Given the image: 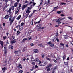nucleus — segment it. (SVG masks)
Segmentation results:
<instances>
[{"mask_svg": "<svg viewBox=\"0 0 73 73\" xmlns=\"http://www.w3.org/2000/svg\"><path fill=\"white\" fill-rule=\"evenodd\" d=\"M22 60L23 61H25V60H26V59L25 58H22Z\"/></svg>", "mask_w": 73, "mask_h": 73, "instance_id": "nucleus-24", "label": "nucleus"}, {"mask_svg": "<svg viewBox=\"0 0 73 73\" xmlns=\"http://www.w3.org/2000/svg\"><path fill=\"white\" fill-rule=\"evenodd\" d=\"M63 36H64V38L65 39H67V38H68V37H69V36L66 35H64Z\"/></svg>", "mask_w": 73, "mask_h": 73, "instance_id": "nucleus-10", "label": "nucleus"}, {"mask_svg": "<svg viewBox=\"0 0 73 73\" xmlns=\"http://www.w3.org/2000/svg\"><path fill=\"white\" fill-rule=\"evenodd\" d=\"M35 68H38V66H37V65H35Z\"/></svg>", "mask_w": 73, "mask_h": 73, "instance_id": "nucleus-50", "label": "nucleus"}, {"mask_svg": "<svg viewBox=\"0 0 73 73\" xmlns=\"http://www.w3.org/2000/svg\"><path fill=\"white\" fill-rule=\"evenodd\" d=\"M6 43L7 44H9V43H8V40H7V42H6Z\"/></svg>", "mask_w": 73, "mask_h": 73, "instance_id": "nucleus-53", "label": "nucleus"}, {"mask_svg": "<svg viewBox=\"0 0 73 73\" xmlns=\"http://www.w3.org/2000/svg\"><path fill=\"white\" fill-rule=\"evenodd\" d=\"M14 53H15V54H18V53H19V51H15L14 52Z\"/></svg>", "mask_w": 73, "mask_h": 73, "instance_id": "nucleus-23", "label": "nucleus"}, {"mask_svg": "<svg viewBox=\"0 0 73 73\" xmlns=\"http://www.w3.org/2000/svg\"><path fill=\"white\" fill-rule=\"evenodd\" d=\"M57 13H58V14H60V13H61V12L60 11H58L57 12Z\"/></svg>", "mask_w": 73, "mask_h": 73, "instance_id": "nucleus-34", "label": "nucleus"}, {"mask_svg": "<svg viewBox=\"0 0 73 73\" xmlns=\"http://www.w3.org/2000/svg\"><path fill=\"white\" fill-rule=\"evenodd\" d=\"M58 6H57L56 7H54V11H55L56 10H57V9H58V8H58Z\"/></svg>", "mask_w": 73, "mask_h": 73, "instance_id": "nucleus-18", "label": "nucleus"}, {"mask_svg": "<svg viewBox=\"0 0 73 73\" xmlns=\"http://www.w3.org/2000/svg\"><path fill=\"white\" fill-rule=\"evenodd\" d=\"M4 48L5 50V49L6 48V46L5 45L4 46Z\"/></svg>", "mask_w": 73, "mask_h": 73, "instance_id": "nucleus-60", "label": "nucleus"}, {"mask_svg": "<svg viewBox=\"0 0 73 73\" xmlns=\"http://www.w3.org/2000/svg\"><path fill=\"white\" fill-rule=\"evenodd\" d=\"M32 3H33V2L31 1L30 2V3H29V4H30V5L31 4H32Z\"/></svg>", "mask_w": 73, "mask_h": 73, "instance_id": "nucleus-63", "label": "nucleus"}, {"mask_svg": "<svg viewBox=\"0 0 73 73\" xmlns=\"http://www.w3.org/2000/svg\"><path fill=\"white\" fill-rule=\"evenodd\" d=\"M27 7V5H25L23 6V7H22V9L23 10L24 8H25Z\"/></svg>", "mask_w": 73, "mask_h": 73, "instance_id": "nucleus-11", "label": "nucleus"}, {"mask_svg": "<svg viewBox=\"0 0 73 73\" xmlns=\"http://www.w3.org/2000/svg\"><path fill=\"white\" fill-rule=\"evenodd\" d=\"M24 23L22 22V23H21V26H23V25H24Z\"/></svg>", "mask_w": 73, "mask_h": 73, "instance_id": "nucleus-43", "label": "nucleus"}, {"mask_svg": "<svg viewBox=\"0 0 73 73\" xmlns=\"http://www.w3.org/2000/svg\"><path fill=\"white\" fill-rule=\"evenodd\" d=\"M31 46H34V44L33 43H31L30 44Z\"/></svg>", "mask_w": 73, "mask_h": 73, "instance_id": "nucleus-41", "label": "nucleus"}, {"mask_svg": "<svg viewBox=\"0 0 73 73\" xmlns=\"http://www.w3.org/2000/svg\"><path fill=\"white\" fill-rule=\"evenodd\" d=\"M34 52H35L36 53H38V51L37 49H35L34 50Z\"/></svg>", "mask_w": 73, "mask_h": 73, "instance_id": "nucleus-7", "label": "nucleus"}, {"mask_svg": "<svg viewBox=\"0 0 73 73\" xmlns=\"http://www.w3.org/2000/svg\"><path fill=\"white\" fill-rule=\"evenodd\" d=\"M52 66V64H50L48 65L47 67H48V68H50V67H51Z\"/></svg>", "mask_w": 73, "mask_h": 73, "instance_id": "nucleus-21", "label": "nucleus"}, {"mask_svg": "<svg viewBox=\"0 0 73 73\" xmlns=\"http://www.w3.org/2000/svg\"><path fill=\"white\" fill-rule=\"evenodd\" d=\"M16 1L17 3H19V2H20V0H17Z\"/></svg>", "mask_w": 73, "mask_h": 73, "instance_id": "nucleus-52", "label": "nucleus"}, {"mask_svg": "<svg viewBox=\"0 0 73 73\" xmlns=\"http://www.w3.org/2000/svg\"><path fill=\"white\" fill-rule=\"evenodd\" d=\"M72 67L71 68V72H73V71H72Z\"/></svg>", "mask_w": 73, "mask_h": 73, "instance_id": "nucleus-58", "label": "nucleus"}, {"mask_svg": "<svg viewBox=\"0 0 73 73\" xmlns=\"http://www.w3.org/2000/svg\"><path fill=\"white\" fill-rule=\"evenodd\" d=\"M65 65H67V64H68V63H67V62H65Z\"/></svg>", "mask_w": 73, "mask_h": 73, "instance_id": "nucleus-64", "label": "nucleus"}, {"mask_svg": "<svg viewBox=\"0 0 73 73\" xmlns=\"http://www.w3.org/2000/svg\"><path fill=\"white\" fill-rule=\"evenodd\" d=\"M23 27H22L21 26L19 27V30L20 31H21L22 30H23Z\"/></svg>", "mask_w": 73, "mask_h": 73, "instance_id": "nucleus-19", "label": "nucleus"}, {"mask_svg": "<svg viewBox=\"0 0 73 73\" xmlns=\"http://www.w3.org/2000/svg\"><path fill=\"white\" fill-rule=\"evenodd\" d=\"M33 19H32V20L31 21V23H32V24L31 25H33Z\"/></svg>", "mask_w": 73, "mask_h": 73, "instance_id": "nucleus-32", "label": "nucleus"}, {"mask_svg": "<svg viewBox=\"0 0 73 73\" xmlns=\"http://www.w3.org/2000/svg\"><path fill=\"white\" fill-rule=\"evenodd\" d=\"M17 33H18V34H19V33H20V31H17Z\"/></svg>", "mask_w": 73, "mask_h": 73, "instance_id": "nucleus-59", "label": "nucleus"}, {"mask_svg": "<svg viewBox=\"0 0 73 73\" xmlns=\"http://www.w3.org/2000/svg\"><path fill=\"white\" fill-rule=\"evenodd\" d=\"M4 53H5V54L7 53V51H6V50H4Z\"/></svg>", "mask_w": 73, "mask_h": 73, "instance_id": "nucleus-48", "label": "nucleus"}, {"mask_svg": "<svg viewBox=\"0 0 73 73\" xmlns=\"http://www.w3.org/2000/svg\"><path fill=\"white\" fill-rule=\"evenodd\" d=\"M36 4V3H35V2H34L33 3V5H34H34H35Z\"/></svg>", "mask_w": 73, "mask_h": 73, "instance_id": "nucleus-51", "label": "nucleus"}, {"mask_svg": "<svg viewBox=\"0 0 73 73\" xmlns=\"http://www.w3.org/2000/svg\"><path fill=\"white\" fill-rule=\"evenodd\" d=\"M17 68H22V66L20 64H18V66H17Z\"/></svg>", "mask_w": 73, "mask_h": 73, "instance_id": "nucleus-8", "label": "nucleus"}, {"mask_svg": "<svg viewBox=\"0 0 73 73\" xmlns=\"http://www.w3.org/2000/svg\"><path fill=\"white\" fill-rule=\"evenodd\" d=\"M3 38L4 40H5L7 38V37L6 36H4L3 37Z\"/></svg>", "mask_w": 73, "mask_h": 73, "instance_id": "nucleus-37", "label": "nucleus"}, {"mask_svg": "<svg viewBox=\"0 0 73 73\" xmlns=\"http://www.w3.org/2000/svg\"><path fill=\"white\" fill-rule=\"evenodd\" d=\"M2 70L3 71V72H5V67H4L2 68Z\"/></svg>", "mask_w": 73, "mask_h": 73, "instance_id": "nucleus-17", "label": "nucleus"}, {"mask_svg": "<svg viewBox=\"0 0 73 73\" xmlns=\"http://www.w3.org/2000/svg\"><path fill=\"white\" fill-rule=\"evenodd\" d=\"M11 9H10L8 11V12H9V13H11Z\"/></svg>", "mask_w": 73, "mask_h": 73, "instance_id": "nucleus-44", "label": "nucleus"}, {"mask_svg": "<svg viewBox=\"0 0 73 73\" xmlns=\"http://www.w3.org/2000/svg\"><path fill=\"white\" fill-rule=\"evenodd\" d=\"M27 40V38H25L22 40V41L21 42V43H24V42H25Z\"/></svg>", "mask_w": 73, "mask_h": 73, "instance_id": "nucleus-5", "label": "nucleus"}, {"mask_svg": "<svg viewBox=\"0 0 73 73\" xmlns=\"http://www.w3.org/2000/svg\"><path fill=\"white\" fill-rule=\"evenodd\" d=\"M32 15H33V14H31L30 15H29L30 17H32Z\"/></svg>", "mask_w": 73, "mask_h": 73, "instance_id": "nucleus-49", "label": "nucleus"}, {"mask_svg": "<svg viewBox=\"0 0 73 73\" xmlns=\"http://www.w3.org/2000/svg\"><path fill=\"white\" fill-rule=\"evenodd\" d=\"M19 8H20V7H21V4H19Z\"/></svg>", "mask_w": 73, "mask_h": 73, "instance_id": "nucleus-35", "label": "nucleus"}, {"mask_svg": "<svg viewBox=\"0 0 73 73\" xmlns=\"http://www.w3.org/2000/svg\"><path fill=\"white\" fill-rule=\"evenodd\" d=\"M56 71V70H55L54 69H53V70L52 72V73H54V72H55V71Z\"/></svg>", "mask_w": 73, "mask_h": 73, "instance_id": "nucleus-42", "label": "nucleus"}, {"mask_svg": "<svg viewBox=\"0 0 73 73\" xmlns=\"http://www.w3.org/2000/svg\"><path fill=\"white\" fill-rule=\"evenodd\" d=\"M48 44H49V45L52 48H54V45L52 43V42L51 41L48 42Z\"/></svg>", "mask_w": 73, "mask_h": 73, "instance_id": "nucleus-3", "label": "nucleus"}, {"mask_svg": "<svg viewBox=\"0 0 73 73\" xmlns=\"http://www.w3.org/2000/svg\"><path fill=\"white\" fill-rule=\"evenodd\" d=\"M36 61H37V62H38V61H40V60H38V59H36Z\"/></svg>", "mask_w": 73, "mask_h": 73, "instance_id": "nucleus-39", "label": "nucleus"}, {"mask_svg": "<svg viewBox=\"0 0 73 73\" xmlns=\"http://www.w3.org/2000/svg\"><path fill=\"white\" fill-rule=\"evenodd\" d=\"M11 9H12L13 11L14 10V9H15V8H14V6H11Z\"/></svg>", "mask_w": 73, "mask_h": 73, "instance_id": "nucleus-20", "label": "nucleus"}, {"mask_svg": "<svg viewBox=\"0 0 73 73\" xmlns=\"http://www.w3.org/2000/svg\"><path fill=\"white\" fill-rule=\"evenodd\" d=\"M60 45L62 46H64V45H65V44H63L62 43H60Z\"/></svg>", "mask_w": 73, "mask_h": 73, "instance_id": "nucleus-28", "label": "nucleus"}, {"mask_svg": "<svg viewBox=\"0 0 73 73\" xmlns=\"http://www.w3.org/2000/svg\"><path fill=\"white\" fill-rule=\"evenodd\" d=\"M56 37H57V36H58V33H56Z\"/></svg>", "mask_w": 73, "mask_h": 73, "instance_id": "nucleus-47", "label": "nucleus"}, {"mask_svg": "<svg viewBox=\"0 0 73 73\" xmlns=\"http://www.w3.org/2000/svg\"><path fill=\"white\" fill-rule=\"evenodd\" d=\"M42 58H44V54H42Z\"/></svg>", "mask_w": 73, "mask_h": 73, "instance_id": "nucleus-33", "label": "nucleus"}, {"mask_svg": "<svg viewBox=\"0 0 73 73\" xmlns=\"http://www.w3.org/2000/svg\"><path fill=\"white\" fill-rule=\"evenodd\" d=\"M50 0H48V3H50Z\"/></svg>", "mask_w": 73, "mask_h": 73, "instance_id": "nucleus-61", "label": "nucleus"}, {"mask_svg": "<svg viewBox=\"0 0 73 73\" xmlns=\"http://www.w3.org/2000/svg\"><path fill=\"white\" fill-rule=\"evenodd\" d=\"M56 40L57 41V42H59V39L58 38H56Z\"/></svg>", "mask_w": 73, "mask_h": 73, "instance_id": "nucleus-46", "label": "nucleus"}, {"mask_svg": "<svg viewBox=\"0 0 73 73\" xmlns=\"http://www.w3.org/2000/svg\"><path fill=\"white\" fill-rule=\"evenodd\" d=\"M65 19H66H66H65V17L64 18H62L61 19H58V20H56V22L58 23V24H61V22H60V21L61 20H63Z\"/></svg>", "mask_w": 73, "mask_h": 73, "instance_id": "nucleus-1", "label": "nucleus"}, {"mask_svg": "<svg viewBox=\"0 0 73 73\" xmlns=\"http://www.w3.org/2000/svg\"><path fill=\"white\" fill-rule=\"evenodd\" d=\"M46 63H47L46 62H42V63L41 65H40V66H45L46 65Z\"/></svg>", "mask_w": 73, "mask_h": 73, "instance_id": "nucleus-4", "label": "nucleus"}, {"mask_svg": "<svg viewBox=\"0 0 73 73\" xmlns=\"http://www.w3.org/2000/svg\"><path fill=\"white\" fill-rule=\"evenodd\" d=\"M32 65H35V62H32Z\"/></svg>", "mask_w": 73, "mask_h": 73, "instance_id": "nucleus-45", "label": "nucleus"}, {"mask_svg": "<svg viewBox=\"0 0 73 73\" xmlns=\"http://www.w3.org/2000/svg\"><path fill=\"white\" fill-rule=\"evenodd\" d=\"M33 7H34V5H32L30 6V8L32 9V8H33Z\"/></svg>", "mask_w": 73, "mask_h": 73, "instance_id": "nucleus-36", "label": "nucleus"}, {"mask_svg": "<svg viewBox=\"0 0 73 73\" xmlns=\"http://www.w3.org/2000/svg\"><path fill=\"white\" fill-rule=\"evenodd\" d=\"M23 73V70H21L19 71V73Z\"/></svg>", "mask_w": 73, "mask_h": 73, "instance_id": "nucleus-40", "label": "nucleus"}, {"mask_svg": "<svg viewBox=\"0 0 73 73\" xmlns=\"http://www.w3.org/2000/svg\"><path fill=\"white\" fill-rule=\"evenodd\" d=\"M54 61L56 63H57V61L55 60H54Z\"/></svg>", "mask_w": 73, "mask_h": 73, "instance_id": "nucleus-56", "label": "nucleus"}, {"mask_svg": "<svg viewBox=\"0 0 73 73\" xmlns=\"http://www.w3.org/2000/svg\"><path fill=\"white\" fill-rule=\"evenodd\" d=\"M60 4H61V5H64H64H65V4H66V3H61Z\"/></svg>", "mask_w": 73, "mask_h": 73, "instance_id": "nucleus-26", "label": "nucleus"}, {"mask_svg": "<svg viewBox=\"0 0 73 73\" xmlns=\"http://www.w3.org/2000/svg\"><path fill=\"white\" fill-rule=\"evenodd\" d=\"M18 4H19V3L17 2H16L14 4V6L15 7H17V5Z\"/></svg>", "mask_w": 73, "mask_h": 73, "instance_id": "nucleus-9", "label": "nucleus"}, {"mask_svg": "<svg viewBox=\"0 0 73 73\" xmlns=\"http://www.w3.org/2000/svg\"><path fill=\"white\" fill-rule=\"evenodd\" d=\"M65 57H66L64 55V56H63V58L64 60V59H65Z\"/></svg>", "mask_w": 73, "mask_h": 73, "instance_id": "nucleus-57", "label": "nucleus"}, {"mask_svg": "<svg viewBox=\"0 0 73 73\" xmlns=\"http://www.w3.org/2000/svg\"><path fill=\"white\" fill-rule=\"evenodd\" d=\"M46 68H47V70L48 72H49L50 71V68L47 67H46Z\"/></svg>", "mask_w": 73, "mask_h": 73, "instance_id": "nucleus-15", "label": "nucleus"}, {"mask_svg": "<svg viewBox=\"0 0 73 73\" xmlns=\"http://www.w3.org/2000/svg\"><path fill=\"white\" fill-rule=\"evenodd\" d=\"M21 15H20L16 19L17 20H19L20 19V18L21 17Z\"/></svg>", "mask_w": 73, "mask_h": 73, "instance_id": "nucleus-12", "label": "nucleus"}, {"mask_svg": "<svg viewBox=\"0 0 73 73\" xmlns=\"http://www.w3.org/2000/svg\"><path fill=\"white\" fill-rule=\"evenodd\" d=\"M9 1V0H7L5 2V4H7V3H8Z\"/></svg>", "mask_w": 73, "mask_h": 73, "instance_id": "nucleus-30", "label": "nucleus"}, {"mask_svg": "<svg viewBox=\"0 0 73 73\" xmlns=\"http://www.w3.org/2000/svg\"><path fill=\"white\" fill-rule=\"evenodd\" d=\"M8 17H9V16H8V15H6L5 16V19H7Z\"/></svg>", "mask_w": 73, "mask_h": 73, "instance_id": "nucleus-22", "label": "nucleus"}, {"mask_svg": "<svg viewBox=\"0 0 73 73\" xmlns=\"http://www.w3.org/2000/svg\"><path fill=\"white\" fill-rule=\"evenodd\" d=\"M60 16H65V15L62 14L60 15Z\"/></svg>", "mask_w": 73, "mask_h": 73, "instance_id": "nucleus-55", "label": "nucleus"}, {"mask_svg": "<svg viewBox=\"0 0 73 73\" xmlns=\"http://www.w3.org/2000/svg\"><path fill=\"white\" fill-rule=\"evenodd\" d=\"M32 38L31 37H29L28 40H31L32 39Z\"/></svg>", "mask_w": 73, "mask_h": 73, "instance_id": "nucleus-25", "label": "nucleus"}, {"mask_svg": "<svg viewBox=\"0 0 73 73\" xmlns=\"http://www.w3.org/2000/svg\"><path fill=\"white\" fill-rule=\"evenodd\" d=\"M17 13H18V11H16L15 12V14H17Z\"/></svg>", "mask_w": 73, "mask_h": 73, "instance_id": "nucleus-54", "label": "nucleus"}, {"mask_svg": "<svg viewBox=\"0 0 73 73\" xmlns=\"http://www.w3.org/2000/svg\"><path fill=\"white\" fill-rule=\"evenodd\" d=\"M38 27H39L40 29H44V28H45L44 27H40L38 25Z\"/></svg>", "mask_w": 73, "mask_h": 73, "instance_id": "nucleus-13", "label": "nucleus"}, {"mask_svg": "<svg viewBox=\"0 0 73 73\" xmlns=\"http://www.w3.org/2000/svg\"><path fill=\"white\" fill-rule=\"evenodd\" d=\"M0 44L3 47L4 45V42L1 41H0Z\"/></svg>", "mask_w": 73, "mask_h": 73, "instance_id": "nucleus-6", "label": "nucleus"}, {"mask_svg": "<svg viewBox=\"0 0 73 73\" xmlns=\"http://www.w3.org/2000/svg\"><path fill=\"white\" fill-rule=\"evenodd\" d=\"M66 47H67V48L68 47V46H68V45L67 44L66 45Z\"/></svg>", "mask_w": 73, "mask_h": 73, "instance_id": "nucleus-62", "label": "nucleus"}, {"mask_svg": "<svg viewBox=\"0 0 73 73\" xmlns=\"http://www.w3.org/2000/svg\"><path fill=\"white\" fill-rule=\"evenodd\" d=\"M41 21V20H40L39 21L37 22H36V23H35V24H37V23H40Z\"/></svg>", "mask_w": 73, "mask_h": 73, "instance_id": "nucleus-31", "label": "nucleus"}, {"mask_svg": "<svg viewBox=\"0 0 73 73\" xmlns=\"http://www.w3.org/2000/svg\"><path fill=\"white\" fill-rule=\"evenodd\" d=\"M31 7H28L27 10L28 11H29V10H31Z\"/></svg>", "mask_w": 73, "mask_h": 73, "instance_id": "nucleus-29", "label": "nucleus"}, {"mask_svg": "<svg viewBox=\"0 0 73 73\" xmlns=\"http://www.w3.org/2000/svg\"><path fill=\"white\" fill-rule=\"evenodd\" d=\"M15 42H16V41L15 40L11 41V44H13V43H15Z\"/></svg>", "mask_w": 73, "mask_h": 73, "instance_id": "nucleus-14", "label": "nucleus"}, {"mask_svg": "<svg viewBox=\"0 0 73 73\" xmlns=\"http://www.w3.org/2000/svg\"><path fill=\"white\" fill-rule=\"evenodd\" d=\"M57 69V66H56L54 68V69L56 70Z\"/></svg>", "mask_w": 73, "mask_h": 73, "instance_id": "nucleus-38", "label": "nucleus"}, {"mask_svg": "<svg viewBox=\"0 0 73 73\" xmlns=\"http://www.w3.org/2000/svg\"><path fill=\"white\" fill-rule=\"evenodd\" d=\"M68 18V19H70V20H73V19H72V17H67Z\"/></svg>", "mask_w": 73, "mask_h": 73, "instance_id": "nucleus-27", "label": "nucleus"}, {"mask_svg": "<svg viewBox=\"0 0 73 73\" xmlns=\"http://www.w3.org/2000/svg\"><path fill=\"white\" fill-rule=\"evenodd\" d=\"M45 58L46 59V60H49V61H52L51 59H49L48 58Z\"/></svg>", "mask_w": 73, "mask_h": 73, "instance_id": "nucleus-16", "label": "nucleus"}, {"mask_svg": "<svg viewBox=\"0 0 73 73\" xmlns=\"http://www.w3.org/2000/svg\"><path fill=\"white\" fill-rule=\"evenodd\" d=\"M12 17L11 16H10V17L9 18V21H11L10 22V24L11 25L12 24V23L14 21V18L13 17L12 19Z\"/></svg>", "mask_w": 73, "mask_h": 73, "instance_id": "nucleus-2", "label": "nucleus"}]
</instances>
